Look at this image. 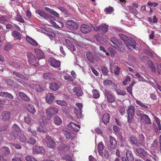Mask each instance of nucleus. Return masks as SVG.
Segmentation results:
<instances>
[{"label": "nucleus", "mask_w": 161, "mask_h": 161, "mask_svg": "<svg viewBox=\"0 0 161 161\" xmlns=\"http://www.w3.org/2000/svg\"><path fill=\"white\" fill-rule=\"evenodd\" d=\"M135 110V107L133 105L129 106L126 109L128 115L127 122L129 124L131 123L134 119Z\"/></svg>", "instance_id": "f257e3e1"}, {"label": "nucleus", "mask_w": 161, "mask_h": 161, "mask_svg": "<svg viewBox=\"0 0 161 161\" xmlns=\"http://www.w3.org/2000/svg\"><path fill=\"white\" fill-rule=\"evenodd\" d=\"M27 56L28 58V62L30 64L35 67H37L39 65L38 61H37L36 58L33 54L28 52L27 53Z\"/></svg>", "instance_id": "f03ea898"}, {"label": "nucleus", "mask_w": 161, "mask_h": 161, "mask_svg": "<svg viewBox=\"0 0 161 161\" xmlns=\"http://www.w3.org/2000/svg\"><path fill=\"white\" fill-rule=\"evenodd\" d=\"M108 26L104 23H102L97 27H94V29L96 31H99L103 35L108 31Z\"/></svg>", "instance_id": "7ed1b4c3"}, {"label": "nucleus", "mask_w": 161, "mask_h": 161, "mask_svg": "<svg viewBox=\"0 0 161 161\" xmlns=\"http://www.w3.org/2000/svg\"><path fill=\"white\" fill-rule=\"evenodd\" d=\"M110 41L112 43V44H111V46L115 48H122V52H123L125 50H124V45H122L121 44V42L118 40L116 37H113L111 38L110 39ZM120 50L121 51V49H120Z\"/></svg>", "instance_id": "20e7f679"}, {"label": "nucleus", "mask_w": 161, "mask_h": 161, "mask_svg": "<svg viewBox=\"0 0 161 161\" xmlns=\"http://www.w3.org/2000/svg\"><path fill=\"white\" fill-rule=\"evenodd\" d=\"M66 27L71 30H75L78 28V24L76 22L72 20H68L66 23Z\"/></svg>", "instance_id": "39448f33"}, {"label": "nucleus", "mask_w": 161, "mask_h": 161, "mask_svg": "<svg viewBox=\"0 0 161 161\" xmlns=\"http://www.w3.org/2000/svg\"><path fill=\"white\" fill-rule=\"evenodd\" d=\"M137 155L144 159L147 157L148 154L147 151L142 148H136L135 149Z\"/></svg>", "instance_id": "423d86ee"}, {"label": "nucleus", "mask_w": 161, "mask_h": 161, "mask_svg": "<svg viewBox=\"0 0 161 161\" xmlns=\"http://www.w3.org/2000/svg\"><path fill=\"white\" fill-rule=\"evenodd\" d=\"M104 94L105 98L109 103H112L115 101V98L111 91L105 90Z\"/></svg>", "instance_id": "0eeeda50"}, {"label": "nucleus", "mask_w": 161, "mask_h": 161, "mask_svg": "<svg viewBox=\"0 0 161 161\" xmlns=\"http://www.w3.org/2000/svg\"><path fill=\"white\" fill-rule=\"evenodd\" d=\"M21 131L18 125L16 124H14L12 127V132L10 133V135L11 136H13L15 138L18 136Z\"/></svg>", "instance_id": "6e6552de"}, {"label": "nucleus", "mask_w": 161, "mask_h": 161, "mask_svg": "<svg viewBox=\"0 0 161 161\" xmlns=\"http://www.w3.org/2000/svg\"><path fill=\"white\" fill-rule=\"evenodd\" d=\"M58 111V109L57 108L50 107L47 108L46 113L48 115L52 116L53 115L57 114Z\"/></svg>", "instance_id": "1a4fd4ad"}, {"label": "nucleus", "mask_w": 161, "mask_h": 161, "mask_svg": "<svg viewBox=\"0 0 161 161\" xmlns=\"http://www.w3.org/2000/svg\"><path fill=\"white\" fill-rule=\"evenodd\" d=\"M11 72L14 75V79L17 81L23 84V81H21V80L24 79L25 76L23 75L14 71H13Z\"/></svg>", "instance_id": "9d476101"}, {"label": "nucleus", "mask_w": 161, "mask_h": 161, "mask_svg": "<svg viewBox=\"0 0 161 161\" xmlns=\"http://www.w3.org/2000/svg\"><path fill=\"white\" fill-rule=\"evenodd\" d=\"M109 67L111 72H114L115 75H119L121 69L117 65H115L114 64L111 63L109 65Z\"/></svg>", "instance_id": "9b49d317"}, {"label": "nucleus", "mask_w": 161, "mask_h": 161, "mask_svg": "<svg viewBox=\"0 0 161 161\" xmlns=\"http://www.w3.org/2000/svg\"><path fill=\"white\" fill-rule=\"evenodd\" d=\"M126 46L130 49L131 47L135 49L136 48L135 41L131 37H129L125 42Z\"/></svg>", "instance_id": "f8f14e48"}, {"label": "nucleus", "mask_w": 161, "mask_h": 161, "mask_svg": "<svg viewBox=\"0 0 161 161\" xmlns=\"http://www.w3.org/2000/svg\"><path fill=\"white\" fill-rule=\"evenodd\" d=\"M44 152L45 149L42 147L36 145L33 147V153L34 154L43 153Z\"/></svg>", "instance_id": "ddd939ff"}, {"label": "nucleus", "mask_w": 161, "mask_h": 161, "mask_svg": "<svg viewBox=\"0 0 161 161\" xmlns=\"http://www.w3.org/2000/svg\"><path fill=\"white\" fill-rule=\"evenodd\" d=\"M49 63L51 66L55 68H58L60 66V61L54 58H50L49 60Z\"/></svg>", "instance_id": "4468645a"}, {"label": "nucleus", "mask_w": 161, "mask_h": 161, "mask_svg": "<svg viewBox=\"0 0 161 161\" xmlns=\"http://www.w3.org/2000/svg\"><path fill=\"white\" fill-rule=\"evenodd\" d=\"M140 120L144 124L147 125H151L152 124L151 119L149 116L146 114H144L141 118Z\"/></svg>", "instance_id": "2eb2a0df"}, {"label": "nucleus", "mask_w": 161, "mask_h": 161, "mask_svg": "<svg viewBox=\"0 0 161 161\" xmlns=\"http://www.w3.org/2000/svg\"><path fill=\"white\" fill-rule=\"evenodd\" d=\"M81 31L84 33H87L92 31L91 27L88 25L82 24L80 27Z\"/></svg>", "instance_id": "dca6fc26"}, {"label": "nucleus", "mask_w": 161, "mask_h": 161, "mask_svg": "<svg viewBox=\"0 0 161 161\" xmlns=\"http://www.w3.org/2000/svg\"><path fill=\"white\" fill-rule=\"evenodd\" d=\"M68 127L72 130L78 132L80 128V126L79 125H77L73 122H71L68 125Z\"/></svg>", "instance_id": "f3484780"}, {"label": "nucleus", "mask_w": 161, "mask_h": 161, "mask_svg": "<svg viewBox=\"0 0 161 161\" xmlns=\"http://www.w3.org/2000/svg\"><path fill=\"white\" fill-rule=\"evenodd\" d=\"M110 115L108 113H104L102 118V121L106 125H107L109 122Z\"/></svg>", "instance_id": "a211bd4d"}, {"label": "nucleus", "mask_w": 161, "mask_h": 161, "mask_svg": "<svg viewBox=\"0 0 161 161\" xmlns=\"http://www.w3.org/2000/svg\"><path fill=\"white\" fill-rule=\"evenodd\" d=\"M25 108L26 110L32 114H34L36 112V110L32 104H25Z\"/></svg>", "instance_id": "6ab92c4d"}, {"label": "nucleus", "mask_w": 161, "mask_h": 161, "mask_svg": "<svg viewBox=\"0 0 161 161\" xmlns=\"http://www.w3.org/2000/svg\"><path fill=\"white\" fill-rule=\"evenodd\" d=\"M109 137L110 147L111 148L114 149L117 146L116 140L114 137L111 136H109Z\"/></svg>", "instance_id": "aec40b11"}, {"label": "nucleus", "mask_w": 161, "mask_h": 161, "mask_svg": "<svg viewBox=\"0 0 161 161\" xmlns=\"http://www.w3.org/2000/svg\"><path fill=\"white\" fill-rule=\"evenodd\" d=\"M54 99V96L53 94L49 93L47 94L46 100L47 103L49 104L51 103Z\"/></svg>", "instance_id": "412c9836"}, {"label": "nucleus", "mask_w": 161, "mask_h": 161, "mask_svg": "<svg viewBox=\"0 0 161 161\" xmlns=\"http://www.w3.org/2000/svg\"><path fill=\"white\" fill-rule=\"evenodd\" d=\"M35 52L38 59L44 58V53L41 50L36 48L35 49Z\"/></svg>", "instance_id": "4be33fe9"}, {"label": "nucleus", "mask_w": 161, "mask_h": 161, "mask_svg": "<svg viewBox=\"0 0 161 161\" xmlns=\"http://www.w3.org/2000/svg\"><path fill=\"white\" fill-rule=\"evenodd\" d=\"M104 146L103 143L102 142H99L97 145V150L99 154L102 156H103V150L104 149Z\"/></svg>", "instance_id": "5701e85b"}, {"label": "nucleus", "mask_w": 161, "mask_h": 161, "mask_svg": "<svg viewBox=\"0 0 161 161\" xmlns=\"http://www.w3.org/2000/svg\"><path fill=\"white\" fill-rule=\"evenodd\" d=\"M136 102L137 105L145 109H149L151 108V106L150 105L146 104L137 100H136Z\"/></svg>", "instance_id": "b1692460"}, {"label": "nucleus", "mask_w": 161, "mask_h": 161, "mask_svg": "<svg viewBox=\"0 0 161 161\" xmlns=\"http://www.w3.org/2000/svg\"><path fill=\"white\" fill-rule=\"evenodd\" d=\"M65 41L67 44V47L69 49L72 51H75V48L74 44L70 41L68 39H65Z\"/></svg>", "instance_id": "393cba45"}, {"label": "nucleus", "mask_w": 161, "mask_h": 161, "mask_svg": "<svg viewBox=\"0 0 161 161\" xmlns=\"http://www.w3.org/2000/svg\"><path fill=\"white\" fill-rule=\"evenodd\" d=\"M126 157L128 161H134V157L132 152L127 150L126 152Z\"/></svg>", "instance_id": "a878e982"}, {"label": "nucleus", "mask_w": 161, "mask_h": 161, "mask_svg": "<svg viewBox=\"0 0 161 161\" xmlns=\"http://www.w3.org/2000/svg\"><path fill=\"white\" fill-rule=\"evenodd\" d=\"M26 40L30 44L33 46H36L38 45V43L35 40L28 36H26Z\"/></svg>", "instance_id": "bb28decb"}, {"label": "nucleus", "mask_w": 161, "mask_h": 161, "mask_svg": "<svg viewBox=\"0 0 161 161\" xmlns=\"http://www.w3.org/2000/svg\"><path fill=\"white\" fill-rule=\"evenodd\" d=\"M45 9L49 13L51 14L54 15V16L59 18V14L57 12L54 10L53 9L50 8H49L46 7L45 8Z\"/></svg>", "instance_id": "cd10ccee"}, {"label": "nucleus", "mask_w": 161, "mask_h": 161, "mask_svg": "<svg viewBox=\"0 0 161 161\" xmlns=\"http://www.w3.org/2000/svg\"><path fill=\"white\" fill-rule=\"evenodd\" d=\"M12 36L15 40H20L21 39V34L20 33L16 31H14L12 32Z\"/></svg>", "instance_id": "c85d7f7f"}, {"label": "nucleus", "mask_w": 161, "mask_h": 161, "mask_svg": "<svg viewBox=\"0 0 161 161\" xmlns=\"http://www.w3.org/2000/svg\"><path fill=\"white\" fill-rule=\"evenodd\" d=\"M19 97L23 100L26 101H30V97H28L25 94L22 92H20L19 94Z\"/></svg>", "instance_id": "c756f323"}, {"label": "nucleus", "mask_w": 161, "mask_h": 161, "mask_svg": "<svg viewBox=\"0 0 161 161\" xmlns=\"http://www.w3.org/2000/svg\"><path fill=\"white\" fill-rule=\"evenodd\" d=\"M43 78L45 80H53L54 78L53 75L50 72L44 73L43 75Z\"/></svg>", "instance_id": "7c9ffc66"}, {"label": "nucleus", "mask_w": 161, "mask_h": 161, "mask_svg": "<svg viewBox=\"0 0 161 161\" xmlns=\"http://www.w3.org/2000/svg\"><path fill=\"white\" fill-rule=\"evenodd\" d=\"M2 117L4 121L8 120L10 118V113L7 111L3 112L2 114Z\"/></svg>", "instance_id": "2f4dec72"}, {"label": "nucleus", "mask_w": 161, "mask_h": 161, "mask_svg": "<svg viewBox=\"0 0 161 161\" xmlns=\"http://www.w3.org/2000/svg\"><path fill=\"white\" fill-rule=\"evenodd\" d=\"M60 86L57 82H53L50 85V89L53 91H56L58 90Z\"/></svg>", "instance_id": "473e14b6"}, {"label": "nucleus", "mask_w": 161, "mask_h": 161, "mask_svg": "<svg viewBox=\"0 0 161 161\" xmlns=\"http://www.w3.org/2000/svg\"><path fill=\"white\" fill-rule=\"evenodd\" d=\"M103 84L106 86L111 88L114 86V84L111 80H105L103 81Z\"/></svg>", "instance_id": "72a5a7b5"}, {"label": "nucleus", "mask_w": 161, "mask_h": 161, "mask_svg": "<svg viewBox=\"0 0 161 161\" xmlns=\"http://www.w3.org/2000/svg\"><path fill=\"white\" fill-rule=\"evenodd\" d=\"M32 121L31 118L29 115L27 114L24 116V121L25 123L29 125H31V124Z\"/></svg>", "instance_id": "f704fd0d"}, {"label": "nucleus", "mask_w": 161, "mask_h": 161, "mask_svg": "<svg viewBox=\"0 0 161 161\" xmlns=\"http://www.w3.org/2000/svg\"><path fill=\"white\" fill-rule=\"evenodd\" d=\"M53 121L55 124L58 125H60L62 122L61 118L57 115H56L54 117Z\"/></svg>", "instance_id": "c9c22d12"}, {"label": "nucleus", "mask_w": 161, "mask_h": 161, "mask_svg": "<svg viewBox=\"0 0 161 161\" xmlns=\"http://www.w3.org/2000/svg\"><path fill=\"white\" fill-rule=\"evenodd\" d=\"M73 92L77 96L80 97L82 94V90L80 88L75 87L73 89Z\"/></svg>", "instance_id": "e433bc0d"}, {"label": "nucleus", "mask_w": 161, "mask_h": 161, "mask_svg": "<svg viewBox=\"0 0 161 161\" xmlns=\"http://www.w3.org/2000/svg\"><path fill=\"white\" fill-rule=\"evenodd\" d=\"M0 96L2 97H8L10 99H13L14 98L13 96L12 95L9 93L7 92H1L0 93Z\"/></svg>", "instance_id": "4c0bfd02"}, {"label": "nucleus", "mask_w": 161, "mask_h": 161, "mask_svg": "<svg viewBox=\"0 0 161 161\" xmlns=\"http://www.w3.org/2000/svg\"><path fill=\"white\" fill-rule=\"evenodd\" d=\"M86 56L88 59L91 62L93 63L94 62L93 55L91 52H87L86 53Z\"/></svg>", "instance_id": "58836bf2"}, {"label": "nucleus", "mask_w": 161, "mask_h": 161, "mask_svg": "<svg viewBox=\"0 0 161 161\" xmlns=\"http://www.w3.org/2000/svg\"><path fill=\"white\" fill-rule=\"evenodd\" d=\"M9 103V101L8 99L0 100V110L1 109L4 105H7Z\"/></svg>", "instance_id": "ea45409f"}, {"label": "nucleus", "mask_w": 161, "mask_h": 161, "mask_svg": "<svg viewBox=\"0 0 161 161\" xmlns=\"http://www.w3.org/2000/svg\"><path fill=\"white\" fill-rule=\"evenodd\" d=\"M93 97L95 99H97L100 97V93L96 89L92 90Z\"/></svg>", "instance_id": "a19ab883"}, {"label": "nucleus", "mask_w": 161, "mask_h": 161, "mask_svg": "<svg viewBox=\"0 0 161 161\" xmlns=\"http://www.w3.org/2000/svg\"><path fill=\"white\" fill-rule=\"evenodd\" d=\"M55 145L56 143L53 140L47 142V146L48 147L54 149L55 147Z\"/></svg>", "instance_id": "79ce46f5"}, {"label": "nucleus", "mask_w": 161, "mask_h": 161, "mask_svg": "<svg viewBox=\"0 0 161 161\" xmlns=\"http://www.w3.org/2000/svg\"><path fill=\"white\" fill-rule=\"evenodd\" d=\"M2 152H3L6 155H8L10 153L9 149L7 147H3L1 148Z\"/></svg>", "instance_id": "37998d69"}, {"label": "nucleus", "mask_w": 161, "mask_h": 161, "mask_svg": "<svg viewBox=\"0 0 161 161\" xmlns=\"http://www.w3.org/2000/svg\"><path fill=\"white\" fill-rule=\"evenodd\" d=\"M8 17L6 15H2L0 17V23L4 24L5 22H8Z\"/></svg>", "instance_id": "c03bdc74"}, {"label": "nucleus", "mask_w": 161, "mask_h": 161, "mask_svg": "<svg viewBox=\"0 0 161 161\" xmlns=\"http://www.w3.org/2000/svg\"><path fill=\"white\" fill-rule=\"evenodd\" d=\"M34 89L38 92H41L44 90L43 87L38 85H36Z\"/></svg>", "instance_id": "a18cd8bd"}, {"label": "nucleus", "mask_w": 161, "mask_h": 161, "mask_svg": "<svg viewBox=\"0 0 161 161\" xmlns=\"http://www.w3.org/2000/svg\"><path fill=\"white\" fill-rule=\"evenodd\" d=\"M119 111L122 115H124L126 113L125 107L123 106H120L119 108Z\"/></svg>", "instance_id": "49530a36"}, {"label": "nucleus", "mask_w": 161, "mask_h": 161, "mask_svg": "<svg viewBox=\"0 0 161 161\" xmlns=\"http://www.w3.org/2000/svg\"><path fill=\"white\" fill-rule=\"evenodd\" d=\"M56 101L57 104L61 106H66L67 105V102L64 100H57Z\"/></svg>", "instance_id": "de8ad7c7"}, {"label": "nucleus", "mask_w": 161, "mask_h": 161, "mask_svg": "<svg viewBox=\"0 0 161 161\" xmlns=\"http://www.w3.org/2000/svg\"><path fill=\"white\" fill-rule=\"evenodd\" d=\"M101 70L104 75H108V70L106 66H103L102 67Z\"/></svg>", "instance_id": "09e8293b"}, {"label": "nucleus", "mask_w": 161, "mask_h": 161, "mask_svg": "<svg viewBox=\"0 0 161 161\" xmlns=\"http://www.w3.org/2000/svg\"><path fill=\"white\" fill-rule=\"evenodd\" d=\"M154 118L158 126L159 130H161V125L160 124V120L159 119L157 116L154 115Z\"/></svg>", "instance_id": "8fccbe9b"}, {"label": "nucleus", "mask_w": 161, "mask_h": 161, "mask_svg": "<svg viewBox=\"0 0 161 161\" xmlns=\"http://www.w3.org/2000/svg\"><path fill=\"white\" fill-rule=\"evenodd\" d=\"M36 142V140L32 137H30L27 141V143L32 145L35 144Z\"/></svg>", "instance_id": "3c124183"}, {"label": "nucleus", "mask_w": 161, "mask_h": 161, "mask_svg": "<svg viewBox=\"0 0 161 161\" xmlns=\"http://www.w3.org/2000/svg\"><path fill=\"white\" fill-rule=\"evenodd\" d=\"M19 139L22 142L24 143L26 142V138L24 134H21L19 136Z\"/></svg>", "instance_id": "603ef678"}, {"label": "nucleus", "mask_w": 161, "mask_h": 161, "mask_svg": "<svg viewBox=\"0 0 161 161\" xmlns=\"http://www.w3.org/2000/svg\"><path fill=\"white\" fill-rule=\"evenodd\" d=\"M116 92L118 95L124 96L126 94L125 91L124 90L117 89L116 90Z\"/></svg>", "instance_id": "864d4df0"}, {"label": "nucleus", "mask_w": 161, "mask_h": 161, "mask_svg": "<svg viewBox=\"0 0 161 161\" xmlns=\"http://www.w3.org/2000/svg\"><path fill=\"white\" fill-rule=\"evenodd\" d=\"M15 20L22 23H24L25 21L21 15H17L15 18Z\"/></svg>", "instance_id": "5fc2aeb1"}, {"label": "nucleus", "mask_w": 161, "mask_h": 161, "mask_svg": "<svg viewBox=\"0 0 161 161\" xmlns=\"http://www.w3.org/2000/svg\"><path fill=\"white\" fill-rule=\"evenodd\" d=\"M114 11V9L112 7H110L108 8H106L104 11L109 14H111Z\"/></svg>", "instance_id": "6e6d98bb"}, {"label": "nucleus", "mask_w": 161, "mask_h": 161, "mask_svg": "<svg viewBox=\"0 0 161 161\" xmlns=\"http://www.w3.org/2000/svg\"><path fill=\"white\" fill-rule=\"evenodd\" d=\"M144 142V140L143 137H142V139L141 141L136 140V142L134 143V144L138 146H140L142 145L143 142Z\"/></svg>", "instance_id": "4d7b16f0"}, {"label": "nucleus", "mask_w": 161, "mask_h": 161, "mask_svg": "<svg viewBox=\"0 0 161 161\" xmlns=\"http://www.w3.org/2000/svg\"><path fill=\"white\" fill-rule=\"evenodd\" d=\"M119 35L121 39L124 41V43L125 42V41H126L127 40V39H128L129 38L127 36L122 34H119Z\"/></svg>", "instance_id": "13d9d810"}, {"label": "nucleus", "mask_w": 161, "mask_h": 161, "mask_svg": "<svg viewBox=\"0 0 161 161\" xmlns=\"http://www.w3.org/2000/svg\"><path fill=\"white\" fill-rule=\"evenodd\" d=\"M75 105L79 109V111L81 113L82 111V110L83 106L82 104L80 103H76Z\"/></svg>", "instance_id": "bf43d9fd"}, {"label": "nucleus", "mask_w": 161, "mask_h": 161, "mask_svg": "<svg viewBox=\"0 0 161 161\" xmlns=\"http://www.w3.org/2000/svg\"><path fill=\"white\" fill-rule=\"evenodd\" d=\"M64 134L66 138L68 139H70L72 137L71 133L69 131H64Z\"/></svg>", "instance_id": "052dcab7"}, {"label": "nucleus", "mask_w": 161, "mask_h": 161, "mask_svg": "<svg viewBox=\"0 0 161 161\" xmlns=\"http://www.w3.org/2000/svg\"><path fill=\"white\" fill-rule=\"evenodd\" d=\"M136 115L140 117L141 118L142 116L143 115L144 113L141 110H137L136 111Z\"/></svg>", "instance_id": "680f3d73"}, {"label": "nucleus", "mask_w": 161, "mask_h": 161, "mask_svg": "<svg viewBox=\"0 0 161 161\" xmlns=\"http://www.w3.org/2000/svg\"><path fill=\"white\" fill-rule=\"evenodd\" d=\"M131 80L129 76H127L125 79L124 81H123V84L124 85H126L127 84L128 82H130Z\"/></svg>", "instance_id": "e2e57ef3"}, {"label": "nucleus", "mask_w": 161, "mask_h": 161, "mask_svg": "<svg viewBox=\"0 0 161 161\" xmlns=\"http://www.w3.org/2000/svg\"><path fill=\"white\" fill-rule=\"evenodd\" d=\"M27 161H37L33 157L30 156H27L25 157Z\"/></svg>", "instance_id": "0e129e2a"}, {"label": "nucleus", "mask_w": 161, "mask_h": 161, "mask_svg": "<svg viewBox=\"0 0 161 161\" xmlns=\"http://www.w3.org/2000/svg\"><path fill=\"white\" fill-rule=\"evenodd\" d=\"M146 54L148 55L150 57H152L153 56L152 52L150 50L145 49L144 51Z\"/></svg>", "instance_id": "69168bd1"}, {"label": "nucleus", "mask_w": 161, "mask_h": 161, "mask_svg": "<svg viewBox=\"0 0 161 161\" xmlns=\"http://www.w3.org/2000/svg\"><path fill=\"white\" fill-rule=\"evenodd\" d=\"M133 85L131 84L127 88V90L128 92H129L131 95H133L132 92V87Z\"/></svg>", "instance_id": "338daca9"}, {"label": "nucleus", "mask_w": 161, "mask_h": 161, "mask_svg": "<svg viewBox=\"0 0 161 161\" xmlns=\"http://www.w3.org/2000/svg\"><path fill=\"white\" fill-rule=\"evenodd\" d=\"M62 158L64 160H68L72 159V157L69 154L65 155L62 157Z\"/></svg>", "instance_id": "774afa93"}]
</instances>
